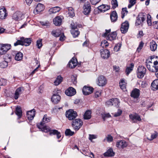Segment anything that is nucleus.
<instances>
[{
  "label": "nucleus",
  "instance_id": "52",
  "mask_svg": "<svg viewBox=\"0 0 158 158\" xmlns=\"http://www.w3.org/2000/svg\"><path fill=\"white\" fill-rule=\"evenodd\" d=\"M127 9L126 8H123L122 9V18H123L125 15H126L127 13Z\"/></svg>",
  "mask_w": 158,
  "mask_h": 158
},
{
  "label": "nucleus",
  "instance_id": "55",
  "mask_svg": "<svg viewBox=\"0 0 158 158\" xmlns=\"http://www.w3.org/2000/svg\"><path fill=\"white\" fill-rule=\"evenodd\" d=\"M102 91L101 90H99L95 91V96L96 98H98L100 96Z\"/></svg>",
  "mask_w": 158,
  "mask_h": 158
},
{
  "label": "nucleus",
  "instance_id": "23",
  "mask_svg": "<svg viewBox=\"0 0 158 158\" xmlns=\"http://www.w3.org/2000/svg\"><path fill=\"white\" fill-rule=\"evenodd\" d=\"M60 99V96L57 94H54L51 98V100L54 104L57 103Z\"/></svg>",
  "mask_w": 158,
  "mask_h": 158
},
{
  "label": "nucleus",
  "instance_id": "7",
  "mask_svg": "<svg viewBox=\"0 0 158 158\" xmlns=\"http://www.w3.org/2000/svg\"><path fill=\"white\" fill-rule=\"evenodd\" d=\"M146 69L143 66H139L137 70V75L139 78H143L146 74Z\"/></svg>",
  "mask_w": 158,
  "mask_h": 158
},
{
  "label": "nucleus",
  "instance_id": "6",
  "mask_svg": "<svg viewBox=\"0 0 158 158\" xmlns=\"http://www.w3.org/2000/svg\"><path fill=\"white\" fill-rule=\"evenodd\" d=\"M83 122L79 118L73 120L72 126L75 130H78L82 126Z\"/></svg>",
  "mask_w": 158,
  "mask_h": 158
},
{
  "label": "nucleus",
  "instance_id": "19",
  "mask_svg": "<svg viewBox=\"0 0 158 158\" xmlns=\"http://www.w3.org/2000/svg\"><path fill=\"white\" fill-rule=\"evenodd\" d=\"M84 10L83 12L85 15H87L90 13L91 7L89 4L85 3L83 7Z\"/></svg>",
  "mask_w": 158,
  "mask_h": 158
},
{
  "label": "nucleus",
  "instance_id": "64",
  "mask_svg": "<svg viewBox=\"0 0 158 158\" xmlns=\"http://www.w3.org/2000/svg\"><path fill=\"white\" fill-rule=\"evenodd\" d=\"M152 25L154 28L158 29V21H154L153 22Z\"/></svg>",
  "mask_w": 158,
  "mask_h": 158
},
{
  "label": "nucleus",
  "instance_id": "14",
  "mask_svg": "<svg viewBox=\"0 0 158 158\" xmlns=\"http://www.w3.org/2000/svg\"><path fill=\"white\" fill-rule=\"evenodd\" d=\"M24 90V88L22 87H20L18 88L15 90L14 98L16 100L19 97V96L23 93Z\"/></svg>",
  "mask_w": 158,
  "mask_h": 158
},
{
  "label": "nucleus",
  "instance_id": "18",
  "mask_svg": "<svg viewBox=\"0 0 158 158\" xmlns=\"http://www.w3.org/2000/svg\"><path fill=\"white\" fill-rule=\"evenodd\" d=\"M129 117L133 123H136V121H141L139 115L136 114L130 115Z\"/></svg>",
  "mask_w": 158,
  "mask_h": 158
},
{
  "label": "nucleus",
  "instance_id": "44",
  "mask_svg": "<svg viewBox=\"0 0 158 158\" xmlns=\"http://www.w3.org/2000/svg\"><path fill=\"white\" fill-rule=\"evenodd\" d=\"M68 14L70 16H73L74 15V11L71 7L68 8Z\"/></svg>",
  "mask_w": 158,
  "mask_h": 158
},
{
  "label": "nucleus",
  "instance_id": "59",
  "mask_svg": "<svg viewBox=\"0 0 158 158\" xmlns=\"http://www.w3.org/2000/svg\"><path fill=\"white\" fill-rule=\"evenodd\" d=\"M72 81L74 84H75L77 83V77L76 75H73L71 77Z\"/></svg>",
  "mask_w": 158,
  "mask_h": 158
},
{
  "label": "nucleus",
  "instance_id": "58",
  "mask_svg": "<svg viewBox=\"0 0 158 158\" xmlns=\"http://www.w3.org/2000/svg\"><path fill=\"white\" fill-rule=\"evenodd\" d=\"M6 83V79L2 78L0 79V85H4Z\"/></svg>",
  "mask_w": 158,
  "mask_h": 158
},
{
  "label": "nucleus",
  "instance_id": "27",
  "mask_svg": "<svg viewBox=\"0 0 158 158\" xmlns=\"http://www.w3.org/2000/svg\"><path fill=\"white\" fill-rule=\"evenodd\" d=\"M77 61L76 59L72 58L69 63L68 65L69 67L71 68H74L77 65Z\"/></svg>",
  "mask_w": 158,
  "mask_h": 158
},
{
  "label": "nucleus",
  "instance_id": "5",
  "mask_svg": "<svg viewBox=\"0 0 158 158\" xmlns=\"http://www.w3.org/2000/svg\"><path fill=\"white\" fill-rule=\"evenodd\" d=\"M66 116L69 120H73L76 118L77 115V113L73 110L70 109L66 112Z\"/></svg>",
  "mask_w": 158,
  "mask_h": 158
},
{
  "label": "nucleus",
  "instance_id": "57",
  "mask_svg": "<svg viewBox=\"0 0 158 158\" xmlns=\"http://www.w3.org/2000/svg\"><path fill=\"white\" fill-rule=\"evenodd\" d=\"M106 139L108 142H110L113 141V138L111 135H108L106 138L105 139V140Z\"/></svg>",
  "mask_w": 158,
  "mask_h": 158
},
{
  "label": "nucleus",
  "instance_id": "48",
  "mask_svg": "<svg viewBox=\"0 0 158 158\" xmlns=\"http://www.w3.org/2000/svg\"><path fill=\"white\" fill-rule=\"evenodd\" d=\"M111 4L112 8L114 9L118 6V4L117 0H112Z\"/></svg>",
  "mask_w": 158,
  "mask_h": 158
},
{
  "label": "nucleus",
  "instance_id": "11",
  "mask_svg": "<svg viewBox=\"0 0 158 158\" xmlns=\"http://www.w3.org/2000/svg\"><path fill=\"white\" fill-rule=\"evenodd\" d=\"M97 83L99 86H103L106 84L107 80L104 76L101 75L98 77Z\"/></svg>",
  "mask_w": 158,
  "mask_h": 158
},
{
  "label": "nucleus",
  "instance_id": "39",
  "mask_svg": "<svg viewBox=\"0 0 158 158\" xmlns=\"http://www.w3.org/2000/svg\"><path fill=\"white\" fill-rule=\"evenodd\" d=\"M15 113L19 116V118H21L22 115V111L21 108L18 107L16 108Z\"/></svg>",
  "mask_w": 158,
  "mask_h": 158
},
{
  "label": "nucleus",
  "instance_id": "62",
  "mask_svg": "<svg viewBox=\"0 0 158 158\" xmlns=\"http://www.w3.org/2000/svg\"><path fill=\"white\" fill-rule=\"evenodd\" d=\"M146 66L148 69L150 71H151L152 72H155V71L154 69H153V68L152 67V68L151 67L150 65L148 64H146Z\"/></svg>",
  "mask_w": 158,
  "mask_h": 158
},
{
  "label": "nucleus",
  "instance_id": "40",
  "mask_svg": "<svg viewBox=\"0 0 158 158\" xmlns=\"http://www.w3.org/2000/svg\"><path fill=\"white\" fill-rule=\"evenodd\" d=\"M23 57V54L21 52H18L16 54L15 57V59L16 60L19 61L22 59Z\"/></svg>",
  "mask_w": 158,
  "mask_h": 158
},
{
  "label": "nucleus",
  "instance_id": "4",
  "mask_svg": "<svg viewBox=\"0 0 158 158\" xmlns=\"http://www.w3.org/2000/svg\"><path fill=\"white\" fill-rule=\"evenodd\" d=\"M110 31V29L108 30H106V32L103 35V36L104 37H106L107 35L106 38L107 40H108L112 41L116 39L117 36V33L116 32H114L108 35V33H109Z\"/></svg>",
  "mask_w": 158,
  "mask_h": 158
},
{
  "label": "nucleus",
  "instance_id": "32",
  "mask_svg": "<svg viewBox=\"0 0 158 158\" xmlns=\"http://www.w3.org/2000/svg\"><path fill=\"white\" fill-rule=\"evenodd\" d=\"M150 47L151 50L154 51L156 49L157 45L155 41H152L150 43Z\"/></svg>",
  "mask_w": 158,
  "mask_h": 158
},
{
  "label": "nucleus",
  "instance_id": "3",
  "mask_svg": "<svg viewBox=\"0 0 158 158\" xmlns=\"http://www.w3.org/2000/svg\"><path fill=\"white\" fill-rule=\"evenodd\" d=\"M147 17V14L145 13H140L137 17L135 25L138 26L145 21Z\"/></svg>",
  "mask_w": 158,
  "mask_h": 158
},
{
  "label": "nucleus",
  "instance_id": "10",
  "mask_svg": "<svg viewBox=\"0 0 158 158\" xmlns=\"http://www.w3.org/2000/svg\"><path fill=\"white\" fill-rule=\"evenodd\" d=\"M50 117L48 116L46 114H45L42 119V121L40 123L37 124V127L39 128H42L44 124L50 121Z\"/></svg>",
  "mask_w": 158,
  "mask_h": 158
},
{
  "label": "nucleus",
  "instance_id": "60",
  "mask_svg": "<svg viewBox=\"0 0 158 158\" xmlns=\"http://www.w3.org/2000/svg\"><path fill=\"white\" fill-rule=\"evenodd\" d=\"M143 43L142 42H141L139 46L137 48V51L139 52L140 50L142 49L143 45Z\"/></svg>",
  "mask_w": 158,
  "mask_h": 158
},
{
  "label": "nucleus",
  "instance_id": "46",
  "mask_svg": "<svg viewBox=\"0 0 158 158\" xmlns=\"http://www.w3.org/2000/svg\"><path fill=\"white\" fill-rule=\"evenodd\" d=\"M143 1L144 0H140ZM129 4L128 5V7L129 8H131L136 3L135 0H129Z\"/></svg>",
  "mask_w": 158,
  "mask_h": 158
},
{
  "label": "nucleus",
  "instance_id": "63",
  "mask_svg": "<svg viewBox=\"0 0 158 158\" xmlns=\"http://www.w3.org/2000/svg\"><path fill=\"white\" fill-rule=\"evenodd\" d=\"M101 0H90L91 3L93 5H96Z\"/></svg>",
  "mask_w": 158,
  "mask_h": 158
},
{
  "label": "nucleus",
  "instance_id": "41",
  "mask_svg": "<svg viewBox=\"0 0 158 158\" xmlns=\"http://www.w3.org/2000/svg\"><path fill=\"white\" fill-rule=\"evenodd\" d=\"M40 23L44 28H48L50 26V24L48 21H40Z\"/></svg>",
  "mask_w": 158,
  "mask_h": 158
},
{
  "label": "nucleus",
  "instance_id": "47",
  "mask_svg": "<svg viewBox=\"0 0 158 158\" xmlns=\"http://www.w3.org/2000/svg\"><path fill=\"white\" fill-rule=\"evenodd\" d=\"M65 133L66 135L72 136L74 134V132L71 131L69 129H67L66 130Z\"/></svg>",
  "mask_w": 158,
  "mask_h": 158
},
{
  "label": "nucleus",
  "instance_id": "29",
  "mask_svg": "<svg viewBox=\"0 0 158 158\" xmlns=\"http://www.w3.org/2000/svg\"><path fill=\"white\" fill-rule=\"evenodd\" d=\"M110 18L112 22H115L117 19V14L116 11H114L110 15Z\"/></svg>",
  "mask_w": 158,
  "mask_h": 158
},
{
  "label": "nucleus",
  "instance_id": "25",
  "mask_svg": "<svg viewBox=\"0 0 158 158\" xmlns=\"http://www.w3.org/2000/svg\"><path fill=\"white\" fill-rule=\"evenodd\" d=\"M98 10L101 12H104L109 10L110 7L107 5L102 4L99 6L98 7Z\"/></svg>",
  "mask_w": 158,
  "mask_h": 158
},
{
  "label": "nucleus",
  "instance_id": "54",
  "mask_svg": "<svg viewBox=\"0 0 158 158\" xmlns=\"http://www.w3.org/2000/svg\"><path fill=\"white\" fill-rule=\"evenodd\" d=\"M108 44L107 41L104 40L102 42L101 45L103 48L106 47L108 46Z\"/></svg>",
  "mask_w": 158,
  "mask_h": 158
},
{
  "label": "nucleus",
  "instance_id": "49",
  "mask_svg": "<svg viewBox=\"0 0 158 158\" xmlns=\"http://www.w3.org/2000/svg\"><path fill=\"white\" fill-rule=\"evenodd\" d=\"M147 23L149 26H151L152 25L151 17L150 15L148 14L147 15Z\"/></svg>",
  "mask_w": 158,
  "mask_h": 158
},
{
  "label": "nucleus",
  "instance_id": "12",
  "mask_svg": "<svg viewBox=\"0 0 158 158\" xmlns=\"http://www.w3.org/2000/svg\"><path fill=\"white\" fill-rule=\"evenodd\" d=\"M94 89L92 87L85 86L83 88V94L85 95H88L92 93Z\"/></svg>",
  "mask_w": 158,
  "mask_h": 158
},
{
  "label": "nucleus",
  "instance_id": "37",
  "mask_svg": "<svg viewBox=\"0 0 158 158\" xmlns=\"http://www.w3.org/2000/svg\"><path fill=\"white\" fill-rule=\"evenodd\" d=\"M151 86L152 88L154 89H158V79L154 80L151 84Z\"/></svg>",
  "mask_w": 158,
  "mask_h": 158
},
{
  "label": "nucleus",
  "instance_id": "2",
  "mask_svg": "<svg viewBox=\"0 0 158 158\" xmlns=\"http://www.w3.org/2000/svg\"><path fill=\"white\" fill-rule=\"evenodd\" d=\"M41 129V131L45 132H49L50 135L52 134L56 135L58 139H59L61 137V135L60 133L56 130H51V128L48 126H44L43 125V127L42 128H39Z\"/></svg>",
  "mask_w": 158,
  "mask_h": 158
},
{
  "label": "nucleus",
  "instance_id": "36",
  "mask_svg": "<svg viewBox=\"0 0 158 158\" xmlns=\"http://www.w3.org/2000/svg\"><path fill=\"white\" fill-rule=\"evenodd\" d=\"M51 33L53 36L56 37H59L61 34L60 31L57 29L52 31Z\"/></svg>",
  "mask_w": 158,
  "mask_h": 158
},
{
  "label": "nucleus",
  "instance_id": "24",
  "mask_svg": "<svg viewBox=\"0 0 158 158\" xmlns=\"http://www.w3.org/2000/svg\"><path fill=\"white\" fill-rule=\"evenodd\" d=\"M7 15L6 10V9L2 8L0 9V19H5Z\"/></svg>",
  "mask_w": 158,
  "mask_h": 158
},
{
  "label": "nucleus",
  "instance_id": "28",
  "mask_svg": "<svg viewBox=\"0 0 158 158\" xmlns=\"http://www.w3.org/2000/svg\"><path fill=\"white\" fill-rule=\"evenodd\" d=\"M54 24L57 26L61 25L62 22V18L60 16H57L53 20Z\"/></svg>",
  "mask_w": 158,
  "mask_h": 158
},
{
  "label": "nucleus",
  "instance_id": "31",
  "mask_svg": "<svg viewBox=\"0 0 158 158\" xmlns=\"http://www.w3.org/2000/svg\"><path fill=\"white\" fill-rule=\"evenodd\" d=\"M60 10V8L58 6H56L52 8L49 10V12L50 14L55 13L59 12Z\"/></svg>",
  "mask_w": 158,
  "mask_h": 158
},
{
  "label": "nucleus",
  "instance_id": "42",
  "mask_svg": "<svg viewBox=\"0 0 158 158\" xmlns=\"http://www.w3.org/2000/svg\"><path fill=\"white\" fill-rule=\"evenodd\" d=\"M126 83L124 80L123 79L121 80L119 82V86L121 89L123 90L126 88Z\"/></svg>",
  "mask_w": 158,
  "mask_h": 158
},
{
  "label": "nucleus",
  "instance_id": "21",
  "mask_svg": "<svg viewBox=\"0 0 158 158\" xmlns=\"http://www.w3.org/2000/svg\"><path fill=\"white\" fill-rule=\"evenodd\" d=\"M101 57L103 59H107L109 57L110 52L107 49L101 50Z\"/></svg>",
  "mask_w": 158,
  "mask_h": 158
},
{
  "label": "nucleus",
  "instance_id": "53",
  "mask_svg": "<svg viewBox=\"0 0 158 158\" xmlns=\"http://www.w3.org/2000/svg\"><path fill=\"white\" fill-rule=\"evenodd\" d=\"M121 46V44L120 43H118L116 44L114 48V50L115 51H118L120 48Z\"/></svg>",
  "mask_w": 158,
  "mask_h": 158
},
{
  "label": "nucleus",
  "instance_id": "15",
  "mask_svg": "<svg viewBox=\"0 0 158 158\" xmlns=\"http://www.w3.org/2000/svg\"><path fill=\"white\" fill-rule=\"evenodd\" d=\"M65 94L68 96H72L76 94V91L74 88L70 87L65 91Z\"/></svg>",
  "mask_w": 158,
  "mask_h": 158
},
{
  "label": "nucleus",
  "instance_id": "22",
  "mask_svg": "<svg viewBox=\"0 0 158 158\" xmlns=\"http://www.w3.org/2000/svg\"><path fill=\"white\" fill-rule=\"evenodd\" d=\"M127 146V142L124 140L119 141L117 142L116 146L119 148H124Z\"/></svg>",
  "mask_w": 158,
  "mask_h": 158
},
{
  "label": "nucleus",
  "instance_id": "56",
  "mask_svg": "<svg viewBox=\"0 0 158 158\" xmlns=\"http://www.w3.org/2000/svg\"><path fill=\"white\" fill-rule=\"evenodd\" d=\"M122 113V110L118 109L117 112L115 113L114 114V116L115 117H117L120 115Z\"/></svg>",
  "mask_w": 158,
  "mask_h": 158
},
{
  "label": "nucleus",
  "instance_id": "45",
  "mask_svg": "<svg viewBox=\"0 0 158 158\" xmlns=\"http://www.w3.org/2000/svg\"><path fill=\"white\" fill-rule=\"evenodd\" d=\"M158 136V133L157 132L155 131L154 133L151 134V138L149 139L147 138V139L149 140H152L156 138Z\"/></svg>",
  "mask_w": 158,
  "mask_h": 158
},
{
  "label": "nucleus",
  "instance_id": "16",
  "mask_svg": "<svg viewBox=\"0 0 158 158\" xmlns=\"http://www.w3.org/2000/svg\"><path fill=\"white\" fill-rule=\"evenodd\" d=\"M129 28V23L128 22L125 21L122 23L120 30L122 33H124L127 31Z\"/></svg>",
  "mask_w": 158,
  "mask_h": 158
},
{
  "label": "nucleus",
  "instance_id": "20",
  "mask_svg": "<svg viewBox=\"0 0 158 158\" xmlns=\"http://www.w3.org/2000/svg\"><path fill=\"white\" fill-rule=\"evenodd\" d=\"M35 110L33 109L30 111H28L27 112V117L29 120H32L33 119L34 116H35Z\"/></svg>",
  "mask_w": 158,
  "mask_h": 158
},
{
  "label": "nucleus",
  "instance_id": "43",
  "mask_svg": "<svg viewBox=\"0 0 158 158\" xmlns=\"http://www.w3.org/2000/svg\"><path fill=\"white\" fill-rule=\"evenodd\" d=\"M8 66L7 62L3 60L0 63V66L2 68H5Z\"/></svg>",
  "mask_w": 158,
  "mask_h": 158
},
{
  "label": "nucleus",
  "instance_id": "26",
  "mask_svg": "<svg viewBox=\"0 0 158 158\" xmlns=\"http://www.w3.org/2000/svg\"><path fill=\"white\" fill-rule=\"evenodd\" d=\"M140 90L138 89L135 88L133 89L131 94V96L134 98H138L140 95Z\"/></svg>",
  "mask_w": 158,
  "mask_h": 158
},
{
  "label": "nucleus",
  "instance_id": "61",
  "mask_svg": "<svg viewBox=\"0 0 158 158\" xmlns=\"http://www.w3.org/2000/svg\"><path fill=\"white\" fill-rule=\"evenodd\" d=\"M97 138V136L94 135L89 134V139L91 140V141L94 139H95Z\"/></svg>",
  "mask_w": 158,
  "mask_h": 158
},
{
  "label": "nucleus",
  "instance_id": "50",
  "mask_svg": "<svg viewBox=\"0 0 158 158\" xmlns=\"http://www.w3.org/2000/svg\"><path fill=\"white\" fill-rule=\"evenodd\" d=\"M36 46L38 48H40L42 46V39H39L36 42Z\"/></svg>",
  "mask_w": 158,
  "mask_h": 158
},
{
  "label": "nucleus",
  "instance_id": "8",
  "mask_svg": "<svg viewBox=\"0 0 158 158\" xmlns=\"http://www.w3.org/2000/svg\"><path fill=\"white\" fill-rule=\"evenodd\" d=\"M11 45L9 44H0V54L3 55L11 48Z\"/></svg>",
  "mask_w": 158,
  "mask_h": 158
},
{
  "label": "nucleus",
  "instance_id": "33",
  "mask_svg": "<svg viewBox=\"0 0 158 158\" xmlns=\"http://www.w3.org/2000/svg\"><path fill=\"white\" fill-rule=\"evenodd\" d=\"M114 154L112 149L110 148L104 154V155L106 156H113Z\"/></svg>",
  "mask_w": 158,
  "mask_h": 158
},
{
  "label": "nucleus",
  "instance_id": "35",
  "mask_svg": "<svg viewBox=\"0 0 158 158\" xmlns=\"http://www.w3.org/2000/svg\"><path fill=\"white\" fill-rule=\"evenodd\" d=\"M134 66V64L132 63L131 64L130 66L129 67H127L126 69V74L128 75L129 73L131 71L133 68Z\"/></svg>",
  "mask_w": 158,
  "mask_h": 158
},
{
  "label": "nucleus",
  "instance_id": "51",
  "mask_svg": "<svg viewBox=\"0 0 158 158\" xmlns=\"http://www.w3.org/2000/svg\"><path fill=\"white\" fill-rule=\"evenodd\" d=\"M154 65L152 66V67L154 68L155 72L158 71V61H155L154 62Z\"/></svg>",
  "mask_w": 158,
  "mask_h": 158
},
{
  "label": "nucleus",
  "instance_id": "17",
  "mask_svg": "<svg viewBox=\"0 0 158 158\" xmlns=\"http://www.w3.org/2000/svg\"><path fill=\"white\" fill-rule=\"evenodd\" d=\"M44 7L43 5L39 3L36 6L34 11V12L35 14H38L43 10Z\"/></svg>",
  "mask_w": 158,
  "mask_h": 158
},
{
  "label": "nucleus",
  "instance_id": "30",
  "mask_svg": "<svg viewBox=\"0 0 158 158\" xmlns=\"http://www.w3.org/2000/svg\"><path fill=\"white\" fill-rule=\"evenodd\" d=\"M91 111L90 110H87L86 111L84 115V118L88 120L90 119L91 117Z\"/></svg>",
  "mask_w": 158,
  "mask_h": 158
},
{
  "label": "nucleus",
  "instance_id": "1",
  "mask_svg": "<svg viewBox=\"0 0 158 158\" xmlns=\"http://www.w3.org/2000/svg\"><path fill=\"white\" fill-rule=\"evenodd\" d=\"M31 42V39L30 38H25L23 37L20 38V40H18L16 43L14 44L15 46L18 45H24L25 46H28L30 45Z\"/></svg>",
  "mask_w": 158,
  "mask_h": 158
},
{
  "label": "nucleus",
  "instance_id": "13",
  "mask_svg": "<svg viewBox=\"0 0 158 158\" xmlns=\"http://www.w3.org/2000/svg\"><path fill=\"white\" fill-rule=\"evenodd\" d=\"M23 14L20 11H17L14 13L12 18L13 19L16 21H18L22 19Z\"/></svg>",
  "mask_w": 158,
  "mask_h": 158
},
{
  "label": "nucleus",
  "instance_id": "9",
  "mask_svg": "<svg viewBox=\"0 0 158 158\" xmlns=\"http://www.w3.org/2000/svg\"><path fill=\"white\" fill-rule=\"evenodd\" d=\"M119 100L117 98H113L106 102L107 105L108 106H113L118 107L119 104Z\"/></svg>",
  "mask_w": 158,
  "mask_h": 158
},
{
  "label": "nucleus",
  "instance_id": "38",
  "mask_svg": "<svg viewBox=\"0 0 158 158\" xmlns=\"http://www.w3.org/2000/svg\"><path fill=\"white\" fill-rule=\"evenodd\" d=\"M71 33L74 37H77L79 34L80 32L77 29H71Z\"/></svg>",
  "mask_w": 158,
  "mask_h": 158
},
{
  "label": "nucleus",
  "instance_id": "34",
  "mask_svg": "<svg viewBox=\"0 0 158 158\" xmlns=\"http://www.w3.org/2000/svg\"><path fill=\"white\" fill-rule=\"evenodd\" d=\"M62 79L61 76H58L54 82V85H58L62 81Z\"/></svg>",
  "mask_w": 158,
  "mask_h": 158
}]
</instances>
